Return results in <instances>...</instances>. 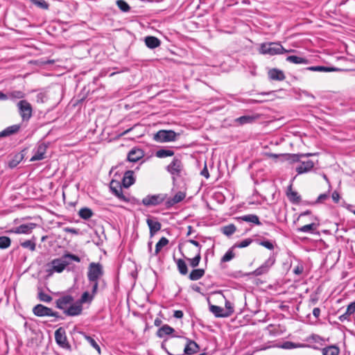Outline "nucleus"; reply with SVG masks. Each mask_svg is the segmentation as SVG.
Segmentation results:
<instances>
[{
  "label": "nucleus",
  "mask_w": 355,
  "mask_h": 355,
  "mask_svg": "<svg viewBox=\"0 0 355 355\" xmlns=\"http://www.w3.org/2000/svg\"><path fill=\"white\" fill-rule=\"evenodd\" d=\"M71 261L80 262V258L73 254H64L61 257L55 259L51 261V265L52 266V270L56 272H62L64 268L70 263Z\"/></svg>",
  "instance_id": "nucleus-1"
},
{
  "label": "nucleus",
  "mask_w": 355,
  "mask_h": 355,
  "mask_svg": "<svg viewBox=\"0 0 355 355\" xmlns=\"http://www.w3.org/2000/svg\"><path fill=\"white\" fill-rule=\"evenodd\" d=\"M166 170L171 174L173 182L180 178L184 172V165L180 157H174L171 162L166 167Z\"/></svg>",
  "instance_id": "nucleus-2"
},
{
  "label": "nucleus",
  "mask_w": 355,
  "mask_h": 355,
  "mask_svg": "<svg viewBox=\"0 0 355 355\" xmlns=\"http://www.w3.org/2000/svg\"><path fill=\"white\" fill-rule=\"evenodd\" d=\"M284 48L279 42H269L261 44L259 53L263 55H279L284 53Z\"/></svg>",
  "instance_id": "nucleus-3"
},
{
  "label": "nucleus",
  "mask_w": 355,
  "mask_h": 355,
  "mask_svg": "<svg viewBox=\"0 0 355 355\" xmlns=\"http://www.w3.org/2000/svg\"><path fill=\"white\" fill-rule=\"evenodd\" d=\"M103 275L104 270L101 263L92 262L89 264L87 273L88 281H99Z\"/></svg>",
  "instance_id": "nucleus-4"
},
{
  "label": "nucleus",
  "mask_w": 355,
  "mask_h": 355,
  "mask_svg": "<svg viewBox=\"0 0 355 355\" xmlns=\"http://www.w3.org/2000/svg\"><path fill=\"white\" fill-rule=\"evenodd\" d=\"M167 199V194H149L144 198L141 203L146 207H155L162 204Z\"/></svg>",
  "instance_id": "nucleus-5"
},
{
  "label": "nucleus",
  "mask_w": 355,
  "mask_h": 355,
  "mask_svg": "<svg viewBox=\"0 0 355 355\" xmlns=\"http://www.w3.org/2000/svg\"><path fill=\"white\" fill-rule=\"evenodd\" d=\"M275 257L272 254L268 257V259L258 268L250 273V275L254 276H261L268 273L271 267L275 263Z\"/></svg>",
  "instance_id": "nucleus-6"
},
{
  "label": "nucleus",
  "mask_w": 355,
  "mask_h": 355,
  "mask_svg": "<svg viewBox=\"0 0 355 355\" xmlns=\"http://www.w3.org/2000/svg\"><path fill=\"white\" fill-rule=\"evenodd\" d=\"M154 140L158 142H168L175 141L176 133L173 130H161L153 137Z\"/></svg>",
  "instance_id": "nucleus-7"
},
{
  "label": "nucleus",
  "mask_w": 355,
  "mask_h": 355,
  "mask_svg": "<svg viewBox=\"0 0 355 355\" xmlns=\"http://www.w3.org/2000/svg\"><path fill=\"white\" fill-rule=\"evenodd\" d=\"M19 114L23 121H28L32 116V106L27 101L21 100L17 103Z\"/></svg>",
  "instance_id": "nucleus-8"
},
{
  "label": "nucleus",
  "mask_w": 355,
  "mask_h": 355,
  "mask_svg": "<svg viewBox=\"0 0 355 355\" xmlns=\"http://www.w3.org/2000/svg\"><path fill=\"white\" fill-rule=\"evenodd\" d=\"M37 225L33 223H29L27 224H22L19 226L15 227L10 230L11 233L20 234H31L33 229L36 227Z\"/></svg>",
  "instance_id": "nucleus-9"
},
{
  "label": "nucleus",
  "mask_w": 355,
  "mask_h": 355,
  "mask_svg": "<svg viewBox=\"0 0 355 355\" xmlns=\"http://www.w3.org/2000/svg\"><path fill=\"white\" fill-rule=\"evenodd\" d=\"M74 302V298L70 295H64L55 301V306L58 309L64 311L67 307L72 304Z\"/></svg>",
  "instance_id": "nucleus-10"
},
{
  "label": "nucleus",
  "mask_w": 355,
  "mask_h": 355,
  "mask_svg": "<svg viewBox=\"0 0 355 355\" xmlns=\"http://www.w3.org/2000/svg\"><path fill=\"white\" fill-rule=\"evenodd\" d=\"M47 145L44 143L38 144L35 149H34V155L31 158V162L42 160L45 158L44 155L46 152Z\"/></svg>",
  "instance_id": "nucleus-11"
},
{
  "label": "nucleus",
  "mask_w": 355,
  "mask_h": 355,
  "mask_svg": "<svg viewBox=\"0 0 355 355\" xmlns=\"http://www.w3.org/2000/svg\"><path fill=\"white\" fill-rule=\"evenodd\" d=\"M144 156V152L139 148H133L128 153L127 159L130 162H137Z\"/></svg>",
  "instance_id": "nucleus-12"
},
{
  "label": "nucleus",
  "mask_w": 355,
  "mask_h": 355,
  "mask_svg": "<svg viewBox=\"0 0 355 355\" xmlns=\"http://www.w3.org/2000/svg\"><path fill=\"white\" fill-rule=\"evenodd\" d=\"M314 166V162L311 159L302 160L300 164L296 167L295 171L297 174H302L309 172Z\"/></svg>",
  "instance_id": "nucleus-13"
},
{
  "label": "nucleus",
  "mask_w": 355,
  "mask_h": 355,
  "mask_svg": "<svg viewBox=\"0 0 355 355\" xmlns=\"http://www.w3.org/2000/svg\"><path fill=\"white\" fill-rule=\"evenodd\" d=\"M24 96V93L19 90L10 91L6 94L3 93L2 92H0V100L2 101H6L8 99H21L23 98Z\"/></svg>",
  "instance_id": "nucleus-14"
},
{
  "label": "nucleus",
  "mask_w": 355,
  "mask_h": 355,
  "mask_svg": "<svg viewBox=\"0 0 355 355\" xmlns=\"http://www.w3.org/2000/svg\"><path fill=\"white\" fill-rule=\"evenodd\" d=\"M82 311L83 306L78 302H76L65 309L63 313L69 316H77L80 315Z\"/></svg>",
  "instance_id": "nucleus-15"
},
{
  "label": "nucleus",
  "mask_w": 355,
  "mask_h": 355,
  "mask_svg": "<svg viewBox=\"0 0 355 355\" xmlns=\"http://www.w3.org/2000/svg\"><path fill=\"white\" fill-rule=\"evenodd\" d=\"M110 188L119 199L124 202H129V199L123 194L121 187L119 185L117 182L112 181Z\"/></svg>",
  "instance_id": "nucleus-16"
},
{
  "label": "nucleus",
  "mask_w": 355,
  "mask_h": 355,
  "mask_svg": "<svg viewBox=\"0 0 355 355\" xmlns=\"http://www.w3.org/2000/svg\"><path fill=\"white\" fill-rule=\"evenodd\" d=\"M55 339L58 345L64 347L68 345L65 331L60 327L55 331Z\"/></svg>",
  "instance_id": "nucleus-17"
},
{
  "label": "nucleus",
  "mask_w": 355,
  "mask_h": 355,
  "mask_svg": "<svg viewBox=\"0 0 355 355\" xmlns=\"http://www.w3.org/2000/svg\"><path fill=\"white\" fill-rule=\"evenodd\" d=\"M186 197L185 193L182 191L178 192L173 198L166 200L165 205L166 208H170L182 201Z\"/></svg>",
  "instance_id": "nucleus-18"
},
{
  "label": "nucleus",
  "mask_w": 355,
  "mask_h": 355,
  "mask_svg": "<svg viewBox=\"0 0 355 355\" xmlns=\"http://www.w3.org/2000/svg\"><path fill=\"white\" fill-rule=\"evenodd\" d=\"M135 182V178L134 172L132 171H127L125 172L123 179L122 184L125 188H128L132 185Z\"/></svg>",
  "instance_id": "nucleus-19"
},
{
  "label": "nucleus",
  "mask_w": 355,
  "mask_h": 355,
  "mask_svg": "<svg viewBox=\"0 0 355 355\" xmlns=\"http://www.w3.org/2000/svg\"><path fill=\"white\" fill-rule=\"evenodd\" d=\"M50 308L46 307L41 304H37L33 309V313L38 317L49 316Z\"/></svg>",
  "instance_id": "nucleus-20"
},
{
  "label": "nucleus",
  "mask_w": 355,
  "mask_h": 355,
  "mask_svg": "<svg viewBox=\"0 0 355 355\" xmlns=\"http://www.w3.org/2000/svg\"><path fill=\"white\" fill-rule=\"evenodd\" d=\"M268 77L270 80L282 81L286 78L284 72L278 69H272L268 71Z\"/></svg>",
  "instance_id": "nucleus-21"
},
{
  "label": "nucleus",
  "mask_w": 355,
  "mask_h": 355,
  "mask_svg": "<svg viewBox=\"0 0 355 355\" xmlns=\"http://www.w3.org/2000/svg\"><path fill=\"white\" fill-rule=\"evenodd\" d=\"M199 349L198 345L195 341L187 339V343L184 347V352L185 354L192 355L197 353Z\"/></svg>",
  "instance_id": "nucleus-22"
},
{
  "label": "nucleus",
  "mask_w": 355,
  "mask_h": 355,
  "mask_svg": "<svg viewBox=\"0 0 355 355\" xmlns=\"http://www.w3.org/2000/svg\"><path fill=\"white\" fill-rule=\"evenodd\" d=\"M288 200L293 204H298L301 201V196L297 192L292 190V184H290L286 191Z\"/></svg>",
  "instance_id": "nucleus-23"
},
{
  "label": "nucleus",
  "mask_w": 355,
  "mask_h": 355,
  "mask_svg": "<svg viewBox=\"0 0 355 355\" xmlns=\"http://www.w3.org/2000/svg\"><path fill=\"white\" fill-rule=\"evenodd\" d=\"M146 223L150 230V234L153 236L157 232L159 231L162 225L159 222L154 220L152 218H148Z\"/></svg>",
  "instance_id": "nucleus-24"
},
{
  "label": "nucleus",
  "mask_w": 355,
  "mask_h": 355,
  "mask_svg": "<svg viewBox=\"0 0 355 355\" xmlns=\"http://www.w3.org/2000/svg\"><path fill=\"white\" fill-rule=\"evenodd\" d=\"M144 41L146 46L151 49H155L161 44V41L154 36H147Z\"/></svg>",
  "instance_id": "nucleus-25"
},
{
  "label": "nucleus",
  "mask_w": 355,
  "mask_h": 355,
  "mask_svg": "<svg viewBox=\"0 0 355 355\" xmlns=\"http://www.w3.org/2000/svg\"><path fill=\"white\" fill-rule=\"evenodd\" d=\"M209 311L217 318H226L230 316V313H225L222 307L216 305H209Z\"/></svg>",
  "instance_id": "nucleus-26"
},
{
  "label": "nucleus",
  "mask_w": 355,
  "mask_h": 355,
  "mask_svg": "<svg viewBox=\"0 0 355 355\" xmlns=\"http://www.w3.org/2000/svg\"><path fill=\"white\" fill-rule=\"evenodd\" d=\"M175 331V329L168 324H164L157 331V336L159 338H164L165 336L171 335Z\"/></svg>",
  "instance_id": "nucleus-27"
},
{
  "label": "nucleus",
  "mask_w": 355,
  "mask_h": 355,
  "mask_svg": "<svg viewBox=\"0 0 355 355\" xmlns=\"http://www.w3.org/2000/svg\"><path fill=\"white\" fill-rule=\"evenodd\" d=\"M322 355H339L340 349L336 345H331L327 346L321 349Z\"/></svg>",
  "instance_id": "nucleus-28"
},
{
  "label": "nucleus",
  "mask_w": 355,
  "mask_h": 355,
  "mask_svg": "<svg viewBox=\"0 0 355 355\" xmlns=\"http://www.w3.org/2000/svg\"><path fill=\"white\" fill-rule=\"evenodd\" d=\"M20 129L19 125H10L1 132H0V137H8L10 135H14L17 133Z\"/></svg>",
  "instance_id": "nucleus-29"
},
{
  "label": "nucleus",
  "mask_w": 355,
  "mask_h": 355,
  "mask_svg": "<svg viewBox=\"0 0 355 355\" xmlns=\"http://www.w3.org/2000/svg\"><path fill=\"white\" fill-rule=\"evenodd\" d=\"M306 69L311 71L318 72H331L340 70L339 69L336 67H328L324 66H312L307 67Z\"/></svg>",
  "instance_id": "nucleus-30"
},
{
  "label": "nucleus",
  "mask_w": 355,
  "mask_h": 355,
  "mask_svg": "<svg viewBox=\"0 0 355 355\" xmlns=\"http://www.w3.org/2000/svg\"><path fill=\"white\" fill-rule=\"evenodd\" d=\"M205 272V271L202 268H198V269L194 268L190 272V274L189 275V278L191 281H197L204 276Z\"/></svg>",
  "instance_id": "nucleus-31"
},
{
  "label": "nucleus",
  "mask_w": 355,
  "mask_h": 355,
  "mask_svg": "<svg viewBox=\"0 0 355 355\" xmlns=\"http://www.w3.org/2000/svg\"><path fill=\"white\" fill-rule=\"evenodd\" d=\"M175 261L176 263L179 272L182 275H186L188 273V268L185 261L182 259H175Z\"/></svg>",
  "instance_id": "nucleus-32"
},
{
  "label": "nucleus",
  "mask_w": 355,
  "mask_h": 355,
  "mask_svg": "<svg viewBox=\"0 0 355 355\" xmlns=\"http://www.w3.org/2000/svg\"><path fill=\"white\" fill-rule=\"evenodd\" d=\"M286 61L293 64H307L309 63V60L297 55H289L286 58Z\"/></svg>",
  "instance_id": "nucleus-33"
},
{
  "label": "nucleus",
  "mask_w": 355,
  "mask_h": 355,
  "mask_svg": "<svg viewBox=\"0 0 355 355\" xmlns=\"http://www.w3.org/2000/svg\"><path fill=\"white\" fill-rule=\"evenodd\" d=\"M184 258L189 261V265L192 268H196L197 266H198L201 260V254H200V250H197L196 255L193 258L191 259L186 257H184Z\"/></svg>",
  "instance_id": "nucleus-34"
},
{
  "label": "nucleus",
  "mask_w": 355,
  "mask_h": 355,
  "mask_svg": "<svg viewBox=\"0 0 355 355\" xmlns=\"http://www.w3.org/2000/svg\"><path fill=\"white\" fill-rule=\"evenodd\" d=\"M239 218L243 221L254 223L257 225H261V222L259 221V217L254 214L245 215L240 217Z\"/></svg>",
  "instance_id": "nucleus-35"
},
{
  "label": "nucleus",
  "mask_w": 355,
  "mask_h": 355,
  "mask_svg": "<svg viewBox=\"0 0 355 355\" xmlns=\"http://www.w3.org/2000/svg\"><path fill=\"white\" fill-rule=\"evenodd\" d=\"M78 215L81 218L87 220L93 216V211L89 208L84 207L79 210Z\"/></svg>",
  "instance_id": "nucleus-36"
},
{
  "label": "nucleus",
  "mask_w": 355,
  "mask_h": 355,
  "mask_svg": "<svg viewBox=\"0 0 355 355\" xmlns=\"http://www.w3.org/2000/svg\"><path fill=\"white\" fill-rule=\"evenodd\" d=\"M23 155L18 153L16 154L10 161L8 163V166L10 168H13L16 167L23 159Z\"/></svg>",
  "instance_id": "nucleus-37"
},
{
  "label": "nucleus",
  "mask_w": 355,
  "mask_h": 355,
  "mask_svg": "<svg viewBox=\"0 0 355 355\" xmlns=\"http://www.w3.org/2000/svg\"><path fill=\"white\" fill-rule=\"evenodd\" d=\"M318 227V225L316 223H312L311 224H308V225H305L301 227H299L297 229V231L298 232H310V233H312L315 230H316Z\"/></svg>",
  "instance_id": "nucleus-38"
},
{
  "label": "nucleus",
  "mask_w": 355,
  "mask_h": 355,
  "mask_svg": "<svg viewBox=\"0 0 355 355\" xmlns=\"http://www.w3.org/2000/svg\"><path fill=\"white\" fill-rule=\"evenodd\" d=\"M174 155V152L171 150H168V149H160V150H158L156 153H155V155L157 157H159V158H164V157H171V156H173Z\"/></svg>",
  "instance_id": "nucleus-39"
},
{
  "label": "nucleus",
  "mask_w": 355,
  "mask_h": 355,
  "mask_svg": "<svg viewBox=\"0 0 355 355\" xmlns=\"http://www.w3.org/2000/svg\"><path fill=\"white\" fill-rule=\"evenodd\" d=\"M168 243V240L166 237H162L160 240L156 243L155 255H157L162 248Z\"/></svg>",
  "instance_id": "nucleus-40"
},
{
  "label": "nucleus",
  "mask_w": 355,
  "mask_h": 355,
  "mask_svg": "<svg viewBox=\"0 0 355 355\" xmlns=\"http://www.w3.org/2000/svg\"><path fill=\"white\" fill-rule=\"evenodd\" d=\"M313 155L311 153L306 154H291L289 155V160L292 162H300L301 159L306 157Z\"/></svg>",
  "instance_id": "nucleus-41"
},
{
  "label": "nucleus",
  "mask_w": 355,
  "mask_h": 355,
  "mask_svg": "<svg viewBox=\"0 0 355 355\" xmlns=\"http://www.w3.org/2000/svg\"><path fill=\"white\" fill-rule=\"evenodd\" d=\"M257 117L252 116H242L236 119V122H239L240 124L243 125L246 123H252Z\"/></svg>",
  "instance_id": "nucleus-42"
},
{
  "label": "nucleus",
  "mask_w": 355,
  "mask_h": 355,
  "mask_svg": "<svg viewBox=\"0 0 355 355\" xmlns=\"http://www.w3.org/2000/svg\"><path fill=\"white\" fill-rule=\"evenodd\" d=\"M234 249L233 246L230 248L226 253L223 255V257L221 258L220 261L222 263L227 262L233 259L235 257V254L234 253Z\"/></svg>",
  "instance_id": "nucleus-43"
},
{
  "label": "nucleus",
  "mask_w": 355,
  "mask_h": 355,
  "mask_svg": "<svg viewBox=\"0 0 355 355\" xmlns=\"http://www.w3.org/2000/svg\"><path fill=\"white\" fill-rule=\"evenodd\" d=\"M116 4L118 8L123 12H128L130 10V6L124 0H117Z\"/></svg>",
  "instance_id": "nucleus-44"
},
{
  "label": "nucleus",
  "mask_w": 355,
  "mask_h": 355,
  "mask_svg": "<svg viewBox=\"0 0 355 355\" xmlns=\"http://www.w3.org/2000/svg\"><path fill=\"white\" fill-rule=\"evenodd\" d=\"M93 298L94 295L92 294L90 295L88 292L86 291L82 294L80 299L77 302L83 306V304L84 303L91 302Z\"/></svg>",
  "instance_id": "nucleus-45"
},
{
  "label": "nucleus",
  "mask_w": 355,
  "mask_h": 355,
  "mask_svg": "<svg viewBox=\"0 0 355 355\" xmlns=\"http://www.w3.org/2000/svg\"><path fill=\"white\" fill-rule=\"evenodd\" d=\"M21 246L24 248L29 249L32 252L35 251L36 249V243L34 241L32 240H26L24 242H21Z\"/></svg>",
  "instance_id": "nucleus-46"
},
{
  "label": "nucleus",
  "mask_w": 355,
  "mask_h": 355,
  "mask_svg": "<svg viewBox=\"0 0 355 355\" xmlns=\"http://www.w3.org/2000/svg\"><path fill=\"white\" fill-rule=\"evenodd\" d=\"M11 240L9 237L6 236H0V249H6L10 247Z\"/></svg>",
  "instance_id": "nucleus-47"
},
{
  "label": "nucleus",
  "mask_w": 355,
  "mask_h": 355,
  "mask_svg": "<svg viewBox=\"0 0 355 355\" xmlns=\"http://www.w3.org/2000/svg\"><path fill=\"white\" fill-rule=\"evenodd\" d=\"M236 227L234 225L231 224L229 225H226L223 227L222 232L226 236H231L236 232Z\"/></svg>",
  "instance_id": "nucleus-48"
},
{
  "label": "nucleus",
  "mask_w": 355,
  "mask_h": 355,
  "mask_svg": "<svg viewBox=\"0 0 355 355\" xmlns=\"http://www.w3.org/2000/svg\"><path fill=\"white\" fill-rule=\"evenodd\" d=\"M29 1L40 8H42L44 10H48L49 8V4L44 0H29Z\"/></svg>",
  "instance_id": "nucleus-49"
},
{
  "label": "nucleus",
  "mask_w": 355,
  "mask_h": 355,
  "mask_svg": "<svg viewBox=\"0 0 355 355\" xmlns=\"http://www.w3.org/2000/svg\"><path fill=\"white\" fill-rule=\"evenodd\" d=\"M85 338L90 344V345L92 346L99 354H101V347L97 342L89 336L85 335Z\"/></svg>",
  "instance_id": "nucleus-50"
},
{
  "label": "nucleus",
  "mask_w": 355,
  "mask_h": 355,
  "mask_svg": "<svg viewBox=\"0 0 355 355\" xmlns=\"http://www.w3.org/2000/svg\"><path fill=\"white\" fill-rule=\"evenodd\" d=\"M252 242V239H246L241 241L240 243H236L233 245V248H243L250 245Z\"/></svg>",
  "instance_id": "nucleus-51"
},
{
  "label": "nucleus",
  "mask_w": 355,
  "mask_h": 355,
  "mask_svg": "<svg viewBox=\"0 0 355 355\" xmlns=\"http://www.w3.org/2000/svg\"><path fill=\"white\" fill-rule=\"evenodd\" d=\"M38 299L44 302H50L52 301L53 298L49 295L44 293L42 290H40L38 293Z\"/></svg>",
  "instance_id": "nucleus-52"
},
{
  "label": "nucleus",
  "mask_w": 355,
  "mask_h": 355,
  "mask_svg": "<svg viewBox=\"0 0 355 355\" xmlns=\"http://www.w3.org/2000/svg\"><path fill=\"white\" fill-rule=\"evenodd\" d=\"M92 284V294L94 296L98 291V281H89Z\"/></svg>",
  "instance_id": "nucleus-53"
},
{
  "label": "nucleus",
  "mask_w": 355,
  "mask_h": 355,
  "mask_svg": "<svg viewBox=\"0 0 355 355\" xmlns=\"http://www.w3.org/2000/svg\"><path fill=\"white\" fill-rule=\"evenodd\" d=\"M329 197V196L328 193H322L318 197L316 201L314 203L315 204L322 202L325 200L328 199Z\"/></svg>",
  "instance_id": "nucleus-54"
},
{
  "label": "nucleus",
  "mask_w": 355,
  "mask_h": 355,
  "mask_svg": "<svg viewBox=\"0 0 355 355\" xmlns=\"http://www.w3.org/2000/svg\"><path fill=\"white\" fill-rule=\"evenodd\" d=\"M260 245L265 247L268 250H272L274 248L273 244L269 241H263L260 243Z\"/></svg>",
  "instance_id": "nucleus-55"
},
{
  "label": "nucleus",
  "mask_w": 355,
  "mask_h": 355,
  "mask_svg": "<svg viewBox=\"0 0 355 355\" xmlns=\"http://www.w3.org/2000/svg\"><path fill=\"white\" fill-rule=\"evenodd\" d=\"M346 312L349 315H352L355 312V301L350 303L347 308Z\"/></svg>",
  "instance_id": "nucleus-56"
},
{
  "label": "nucleus",
  "mask_w": 355,
  "mask_h": 355,
  "mask_svg": "<svg viewBox=\"0 0 355 355\" xmlns=\"http://www.w3.org/2000/svg\"><path fill=\"white\" fill-rule=\"evenodd\" d=\"M310 340H313L314 343H320L322 341H324V339L316 334H313L310 336Z\"/></svg>",
  "instance_id": "nucleus-57"
},
{
  "label": "nucleus",
  "mask_w": 355,
  "mask_h": 355,
  "mask_svg": "<svg viewBox=\"0 0 355 355\" xmlns=\"http://www.w3.org/2000/svg\"><path fill=\"white\" fill-rule=\"evenodd\" d=\"M304 271V267L302 264H298L295 268L293 269V272L295 275H301Z\"/></svg>",
  "instance_id": "nucleus-58"
},
{
  "label": "nucleus",
  "mask_w": 355,
  "mask_h": 355,
  "mask_svg": "<svg viewBox=\"0 0 355 355\" xmlns=\"http://www.w3.org/2000/svg\"><path fill=\"white\" fill-rule=\"evenodd\" d=\"M267 330L270 335L275 336L277 334V328L273 324H269L267 327Z\"/></svg>",
  "instance_id": "nucleus-59"
},
{
  "label": "nucleus",
  "mask_w": 355,
  "mask_h": 355,
  "mask_svg": "<svg viewBox=\"0 0 355 355\" xmlns=\"http://www.w3.org/2000/svg\"><path fill=\"white\" fill-rule=\"evenodd\" d=\"M225 308L228 310L227 312H225V313H230V315L234 312L233 306H232V304L228 301H225Z\"/></svg>",
  "instance_id": "nucleus-60"
},
{
  "label": "nucleus",
  "mask_w": 355,
  "mask_h": 355,
  "mask_svg": "<svg viewBox=\"0 0 355 355\" xmlns=\"http://www.w3.org/2000/svg\"><path fill=\"white\" fill-rule=\"evenodd\" d=\"M64 232L71 233L73 234H78L80 231L78 229H75V228H72V227H65Z\"/></svg>",
  "instance_id": "nucleus-61"
},
{
  "label": "nucleus",
  "mask_w": 355,
  "mask_h": 355,
  "mask_svg": "<svg viewBox=\"0 0 355 355\" xmlns=\"http://www.w3.org/2000/svg\"><path fill=\"white\" fill-rule=\"evenodd\" d=\"M331 198H332L334 202L337 203V202H338V201L340 200V194L338 193V191H334L332 193Z\"/></svg>",
  "instance_id": "nucleus-62"
},
{
  "label": "nucleus",
  "mask_w": 355,
  "mask_h": 355,
  "mask_svg": "<svg viewBox=\"0 0 355 355\" xmlns=\"http://www.w3.org/2000/svg\"><path fill=\"white\" fill-rule=\"evenodd\" d=\"M188 242L197 247L198 250H200V252H201L202 245L199 243V242L193 239L189 240Z\"/></svg>",
  "instance_id": "nucleus-63"
},
{
  "label": "nucleus",
  "mask_w": 355,
  "mask_h": 355,
  "mask_svg": "<svg viewBox=\"0 0 355 355\" xmlns=\"http://www.w3.org/2000/svg\"><path fill=\"white\" fill-rule=\"evenodd\" d=\"M184 314H183V312L180 310H177V311H174V313H173V316L175 318H182L183 317Z\"/></svg>",
  "instance_id": "nucleus-64"
}]
</instances>
